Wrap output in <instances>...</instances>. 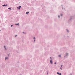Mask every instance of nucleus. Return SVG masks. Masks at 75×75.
<instances>
[{"mask_svg":"<svg viewBox=\"0 0 75 75\" xmlns=\"http://www.w3.org/2000/svg\"><path fill=\"white\" fill-rule=\"evenodd\" d=\"M75 16H71L70 17V19L68 20V23L69 24H70V23H71V22L72 21V20H73L74 19H75Z\"/></svg>","mask_w":75,"mask_h":75,"instance_id":"obj_1","label":"nucleus"},{"mask_svg":"<svg viewBox=\"0 0 75 75\" xmlns=\"http://www.w3.org/2000/svg\"><path fill=\"white\" fill-rule=\"evenodd\" d=\"M69 54L68 53H66V58H67L68 57V55Z\"/></svg>","mask_w":75,"mask_h":75,"instance_id":"obj_2","label":"nucleus"},{"mask_svg":"<svg viewBox=\"0 0 75 75\" xmlns=\"http://www.w3.org/2000/svg\"><path fill=\"white\" fill-rule=\"evenodd\" d=\"M21 6H19V7H17L18 9H19V10L20 9V8H21Z\"/></svg>","mask_w":75,"mask_h":75,"instance_id":"obj_3","label":"nucleus"},{"mask_svg":"<svg viewBox=\"0 0 75 75\" xmlns=\"http://www.w3.org/2000/svg\"><path fill=\"white\" fill-rule=\"evenodd\" d=\"M50 64H52V60H50Z\"/></svg>","mask_w":75,"mask_h":75,"instance_id":"obj_4","label":"nucleus"},{"mask_svg":"<svg viewBox=\"0 0 75 75\" xmlns=\"http://www.w3.org/2000/svg\"><path fill=\"white\" fill-rule=\"evenodd\" d=\"M67 33H69V30L68 29H66V30Z\"/></svg>","mask_w":75,"mask_h":75,"instance_id":"obj_5","label":"nucleus"},{"mask_svg":"<svg viewBox=\"0 0 75 75\" xmlns=\"http://www.w3.org/2000/svg\"><path fill=\"white\" fill-rule=\"evenodd\" d=\"M29 13V12H28L26 13V14H28Z\"/></svg>","mask_w":75,"mask_h":75,"instance_id":"obj_6","label":"nucleus"},{"mask_svg":"<svg viewBox=\"0 0 75 75\" xmlns=\"http://www.w3.org/2000/svg\"><path fill=\"white\" fill-rule=\"evenodd\" d=\"M8 59V57H5V59Z\"/></svg>","mask_w":75,"mask_h":75,"instance_id":"obj_7","label":"nucleus"},{"mask_svg":"<svg viewBox=\"0 0 75 75\" xmlns=\"http://www.w3.org/2000/svg\"><path fill=\"white\" fill-rule=\"evenodd\" d=\"M57 74H58V75H59V73L58 72H57Z\"/></svg>","mask_w":75,"mask_h":75,"instance_id":"obj_8","label":"nucleus"},{"mask_svg":"<svg viewBox=\"0 0 75 75\" xmlns=\"http://www.w3.org/2000/svg\"><path fill=\"white\" fill-rule=\"evenodd\" d=\"M4 47L5 48V50H6V46H4Z\"/></svg>","mask_w":75,"mask_h":75,"instance_id":"obj_9","label":"nucleus"},{"mask_svg":"<svg viewBox=\"0 0 75 75\" xmlns=\"http://www.w3.org/2000/svg\"><path fill=\"white\" fill-rule=\"evenodd\" d=\"M16 24V25H19L18 23V24Z\"/></svg>","mask_w":75,"mask_h":75,"instance_id":"obj_10","label":"nucleus"},{"mask_svg":"<svg viewBox=\"0 0 75 75\" xmlns=\"http://www.w3.org/2000/svg\"><path fill=\"white\" fill-rule=\"evenodd\" d=\"M59 57H61V55H59Z\"/></svg>","mask_w":75,"mask_h":75,"instance_id":"obj_11","label":"nucleus"},{"mask_svg":"<svg viewBox=\"0 0 75 75\" xmlns=\"http://www.w3.org/2000/svg\"><path fill=\"white\" fill-rule=\"evenodd\" d=\"M7 5H6L5 6H6V7H7Z\"/></svg>","mask_w":75,"mask_h":75,"instance_id":"obj_12","label":"nucleus"},{"mask_svg":"<svg viewBox=\"0 0 75 75\" xmlns=\"http://www.w3.org/2000/svg\"><path fill=\"white\" fill-rule=\"evenodd\" d=\"M2 6H5V5H3Z\"/></svg>","mask_w":75,"mask_h":75,"instance_id":"obj_13","label":"nucleus"},{"mask_svg":"<svg viewBox=\"0 0 75 75\" xmlns=\"http://www.w3.org/2000/svg\"><path fill=\"white\" fill-rule=\"evenodd\" d=\"M58 17L59 18V17H60V16H58Z\"/></svg>","mask_w":75,"mask_h":75,"instance_id":"obj_14","label":"nucleus"},{"mask_svg":"<svg viewBox=\"0 0 75 75\" xmlns=\"http://www.w3.org/2000/svg\"><path fill=\"white\" fill-rule=\"evenodd\" d=\"M59 75H61V73H60V74L59 73Z\"/></svg>","mask_w":75,"mask_h":75,"instance_id":"obj_15","label":"nucleus"},{"mask_svg":"<svg viewBox=\"0 0 75 75\" xmlns=\"http://www.w3.org/2000/svg\"><path fill=\"white\" fill-rule=\"evenodd\" d=\"M33 39H34V40H35V38H34Z\"/></svg>","mask_w":75,"mask_h":75,"instance_id":"obj_16","label":"nucleus"},{"mask_svg":"<svg viewBox=\"0 0 75 75\" xmlns=\"http://www.w3.org/2000/svg\"><path fill=\"white\" fill-rule=\"evenodd\" d=\"M57 64V63H56V62H55V63H54V64Z\"/></svg>","mask_w":75,"mask_h":75,"instance_id":"obj_17","label":"nucleus"},{"mask_svg":"<svg viewBox=\"0 0 75 75\" xmlns=\"http://www.w3.org/2000/svg\"><path fill=\"white\" fill-rule=\"evenodd\" d=\"M61 16H62V14H61Z\"/></svg>","mask_w":75,"mask_h":75,"instance_id":"obj_18","label":"nucleus"},{"mask_svg":"<svg viewBox=\"0 0 75 75\" xmlns=\"http://www.w3.org/2000/svg\"><path fill=\"white\" fill-rule=\"evenodd\" d=\"M70 75H72V74H70Z\"/></svg>","mask_w":75,"mask_h":75,"instance_id":"obj_19","label":"nucleus"},{"mask_svg":"<svg viewBox=\"0 0 75 75\" xmlns=\"http://www.w3.org/2000/svg\"><path fill=\"white\" fill-rule=\"evenodd\" d=\"M8 9H11V8H8Z\"/></svg>","mask_w":75,"mask_h":75,"instance_id":"obj_20","label":"nucleus"},{"mask_svg":"<svg viewBox=\"0 0 75 75\" xmlns=\"http://www.w3.org/2000/svg\"><path fill=\"white\" fill-rule=\"evenodd\" d=\"M60 69H61V70H62V68H60Z\"/></svg>","mask_w":75,"mask_h":75,"instance_id":"obj_21","label":"nucleus"},{"mask_svg":"<svg viewBox=\"0 0 75 75\" xmlns=\"http://www.w3.org/2000/svg\"><path fill=\"white\" fill-rule=\"evenodd\" d=\"M62 67V65H61V67Z\"/></svg>","mask_w":75,"mask_h":75,"instance_id":"obj_22","label":"nucleus"},{"mask_svg":"<svg viewBox=\"0 0 75 75\" xmlns=\"http://www.w3.org/2000/svg\"><path fill=\"white\" fill-rule=\"evenodd\" d=\"M17 35H15V37H17Z\"/></svg>","mask_w":75,"mask_h":75,"instance_id":"obj_23","label":"nucleus"},{"mask_svg":"<svg viewBox=\"0 0 75 75\" xmlns=\"http://www.w3.org/2000/svg\"><path fill=\"white\" fill-rule=\"evenodd\" d=\"M11 27H13V25H11Z\"/></svg>","mask_w":75,"mask_h":75,"instance_id":"obj_24","label":"nucleus"},{"mask_svg":"<svg viewBox=\"0 0 75 75\" xmlns=\"http://www.w3.org/2000/svg\"><path fill=\"white\" fill-rule=\"evenodd\" d=\"M23 34H24V32H23Z\"/></svg>","mask_w":75,"mask_h":75,"instance_id":"obj_25","label":"nucleus"},{"mask_svg":"<svg viewBox=\"0 0 75 75\" xmlns=\"http://www.w3.org/2000/svg\"><path fill=\"white\" fill-rule=\"evenodd\" d=\"M34 42H35V40H34Z\"/></svg>","mask_w":75,"mask_h":75,"instance_id":"obj_26","label":"nucleus"},{"mask_svg":"<svg viewBox=\"0 0 75 75\" xmlns=\"http://www.w3.org/2000/svg\"><path fill=\"white\" fill-rule=\"evenodd\" d=\"M50 58L51 59V57H50Z\"/></svg>","mask_w":75,"mask_h":75,"instance_id":"obj_27","label":"nucleus"}]
</instances>
